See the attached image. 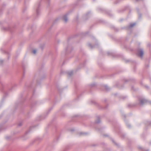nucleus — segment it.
Masks as SVG:
<instances>
[{
    "mask_svg": "<svg viewBox=\"0 0 151 151\" xmlns=\"http://www.w3.org/2000/svg\"><path fill=\"white\" fill-rule=\"evenodd\" d=\"M63 18V20L65 22H67L68 20V18L66 15H64Z\"/></svg>",
    "mask_w": 151,
    "mask_h": 151,
    "instance_id": "nucleus-3",
    "label": "nucleus"
},
{
    "mask_svg": "<svg viewBox=\"0 0 151 151\" xmlns=\"http://www.w3.org/2000/svg\"><path fill=\"white\" fill-rule=\"evenodd\" d=\"M90 87H94V84L93 83H90L89 85Z\"/></svg>",
    "mask_w": 151,
    "mask_h": 151,
    "instance_id": "nucleus-7",
    "label": "nucleus"
},
{
    "mask_svg": "<svg viewBox=\"0 0 151 151\" xmlns=\"http://www.w3.org/2000/svg\"><path fill=\"white\" fill-rule=\"evenodd\" d=\"M135 24H136L135 23L131 24H130L129 27H132L135 26Z\"/></svg>",
    "mask_w": 151,
    "mask_h": 151,
    "instance_id": "nucleus-6",
    "label": "nucleus"
},
{
    "mask_svg": "<svg viewBox=\"0 0 151 151\" xmlns=\"http://www.w3.org/2000/svg\"><path fill=\"white\" fill-rule=\"evenodd\" d=\"M96 119L97 120V121H95V123H99L100 122V118L99 116H96Z\"/></svg>",
    "mask_w": 151,
    "mask_h": 151,
    "instance_id": "nucleus-2",
    "label": "nucleus"
},
{
    "mask_svg": "<svg viewBox=\"0 0 151 151\" xmlns=\"http://www.w3.org/2000/svg\"><path fill=\"white\" fill-rule=\"evenodd\" d=\"M137 54L140 57H142L143 55V52L142 50H139L137 51Z\"/></svg>",
    "mask_w": 151,
    "mask_h": 151,
    "instance_id": "nucleus-1",
    "label": "nucleus"
},
{
    "mask_svg": "<svg viewBox=\"0 0 151 151\" xmlns=\"http://www.w3.org/2000/svg\"><path fill=\"white\" fill-rule=\"evenodd\" d=\"M88 47L90 48H93V45H92V44L90 43H88Z\"/></svg>",
    "mask_w": 151,
    "mask_h": 151,
    "instance_id": "nucleus-4",
    "label": "nucleus"
},
{
    "mask_svg": "<svg viewBox=\"0 0 151 151\" xmlns=\"http://www.w3.org/2000/svg\"><path fill=\"white\" fill-rule=\"evenodd\" d=\"M37 51V50L36 49H34L32 50V52L34 54H36Z\"/></svg>",
    "mask_w": 151,
    "mask_h": 151,
    "instance_id": "nucleus-5",
    "label": "nucleus"
},
{
    "mask_svg": "<svg viewBox=\"0 0 151 151\" xmlns=\"http://www.w3.org/2000/svg\"><path fill=\"white\" fill-rule=\"evenodd\" d=\"M145 102V100H141L140 101V102L142 104H143Z\"/></svg>",
    "mask_w": 151,
    "mask_h": 151,
    "instance_id": "nucleus-8",
    "label": "nucleus"
}]
</instances>
